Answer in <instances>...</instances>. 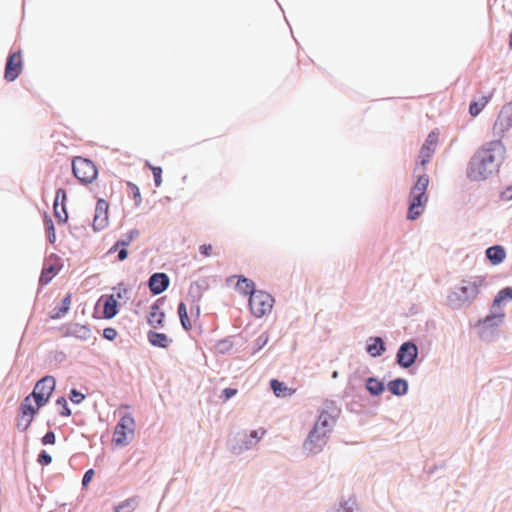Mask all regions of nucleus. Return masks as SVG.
<instances>
[{"label": "nucleus", "instance_id": "nucleus-1", "mask_svg": "<svg viewBox=\"0 0 512 512\" xmlns=\"http://www.w3.org/2000/svg\"><path fill=\"white\" fill-rule=\"evenodd\" d=\"M503 152L499 141L490 142L482 147L471 159L467 174L474 181L486 179L498 168V157Z\"/></svg>", "mask_w": 512, "mask_h": 512}, {"label": "nucleus", "instance_id": "nucleus-29", "mask_svg": "<svg viewBox=\"0 0 512 512\" xmlns=\"http://www.w3.org/2000/svg\"><path fill=\"white\" fill-rule=\"evenodd\" d=\"M254 282L245 278V277H240L237 281V284H236V288L238 289V291L242 294H245V295H250L251 296V293L252 292H256L257 290L254 289Z\"/></svg>", "mask_w": 512, "mask_h": 512}, {"label": "nucleus", "instance_id": "nucleus-12", "mask_svg": "<svg viewBox=\"0 0 512 512\" xmlns=\"http://www.w3.org/2000/svg\"><path fill=\"white\" fill-rule=\"evenodd\" d=\"M23 60L21 52H14L9 55L5 67L4 78L8 82L14 81L22 72Z\"/></svg>", "mask_w": 512, "mask_h": 512}, {"label": "nucleus", "instance_id": "nucleus-2", "mask_svg": "<svg viewBox=\"0 0 512 512\" xmlns=\"http://www.w3.org/2000/svg\"><path fill=\"white\" fill-rule=\"evenodd\" d=\"M484 284L485 277L479 275L470 276L461 280L460 284L448 295V304L452 308L457 309L472 303L477 298L480 288Z\"/></svg>", "mask_w": 512, "mask_h": 512}, {"label": "nucleus", "instance_id": "nucleus-10", "mask_svg": "<svg viewBox=\"0 0 512 512\" xmlns=\"http://www.w3.org/2000/svg\"><path fill=\"white\" fill-rule=\"evenodd\" d=\"M328 436L325 432L313 428L304 443V449L311 454L319 453L326 445Z\"/></svg>", "mask_w": 512, "mask_h": 512}, {"label": "nucleus", "instance_id": "nucleus-46", "mask_svg": "<svg viewBox=\"0 0 512 512\" xmlns=\"http://www.w3.org/2000/svg\"><path fill=\"white\" fill-rule=\"evenodd\" d=\"M94 476V471L93 469H89L85 472L84 476H83V479H82V484L83 486H86L88 485V483L92 480Z\"/></svg>", "mask_w": 512, "mask_h": 512}, {"label": "nucleus", "instance_id": "nucleus-41", "mask_svg": "<svg viewBox=\"0 0 512 512\" xmlns=\"http://www.w3.org/2000/svg\"><path fill=\"white\" fill-rule=\"evenodd\" d=\"M103 337L109 341L114 340L117 337V331L116 329L112 327L105 328L103 330Z\"/></svg>", "mask_w": 512, "mask_h": 512}, {"label": "nucleus", "instance_id": "nucleus-21", "mask_svg": "<svg viewBox=\"0 0 512 512\" xmlns=\"http://www.w3.org/2000/svg\"><path fill=\"white\" fill-rule=\"evenodd\" d=\"M147 337L149 343L156 347L167 348L171 343V340L164 333L149 331Z\"/></svg>", "mask_w": 512, "mask_h": 512}, {"label": "nucleus", "instance_id": "nucleus-28", "mask_svg": "<svg viewBox=\"0 0 512 512\" xmlns=\"http://www.w3.org/2000/svg\"><path fill=\"white\" fill-rule=\"evenodd\" d=\"M491 96H482L478 101H473L469 105V113L475 117L481 113L484 107L488 104Z\"/></svg>", "mask_w": 512, "mask_h": 512}, {"label": "nucleus", "instance_id": "nucleus-14", "mask_svg": "<svg viewBox=\"0 0 512 512\" xmlns=\"http://www.w3.org/2000/svg\"><path fill=\"white\" fill-rule=\"evenodd\" d=\"M67 195L66 191L63 188H59L56 191L54 204H53V210H54V216L58 220L59 223H66L68 219V214L66 211V201Z\"/></svg>", "mask_w": 512, "mask_h": 512}, {"label": "nucleus", "instance_id": "nucleus-19", "mask_svg": "<svg viewBox=\"0 0 512 512\" xmlns=\"http://www.w3.org/2000/svg\"><path fill=\"white\" fill-rule=\"evenodd\" d=\"M67 334L79 340H88L91 337V330L86 325L74 323L69 325Z\"/></svg>", "mask_w": 512, "mask_h": 512}, {"label": "nucleus", "instance_id": "nucleus-48", "mask_svg": "<svg viewBox=\"0 0 512 512\" xmlns=\"http://www.w3.org/2000/svg\"><path fill=\"white\" fill-rule=\"evenodd\" d=\"M127 255H128V253L125 248L120 249L118 252V260L119 261L125 260L127 258Z\"/></svg>", "mask_w": 512, "mask_h": 512}, {"label": "nucleus", "instance_id": "nucleus-26", "mask_svg": "<svg viewBox=\"0 0 512 512\" xmlns=\"http://www.w3.org/2000/svg\"><path fill=\"white\" fill-rule=\"evenodd\" d=\"M270 385L274 394L277 397H288L295 392L294 389L287 387L285 383L280 382L276 379L271 380Z\"/></svg>", "mask_w": 512, "mask_h": 512}, {"label": "nucleus", "instance_id": "nucleus-25", "mask_svg": "<svg viewBox=\"0 0 512 512\" xmlns=\"http://www.w3.org/2000/svg\"><path fill=\"white\" fill-rule=\"evenodd\" d=\"M408 389V383L404 379H395L388 383V390L396 396H402L406 394Z\"/></svg>", "mask_w": 512, "mask_h": 512}, {"label": "nucleus", "instance_id": "nucleus-11", "mask_svg": "<svg viewBox=\"0 0 512 512\" xmlns=\"http://www.w3.org/2000/svg\"><path fill=\"white\" fill-rule=\"evenodd\" d=\"M417 356V346L412 342H405L397 352V362L401 367L408 368L414 364Z\"/></svg>", "mask_w": 512, "mask_h": 512}, {"label": "nucleus", "instance_id": "nucleus-5", "mask_svg": "<svg viewBox=\"0 0 512 512\" xmlns=\"http://www.w3.org/2000/svg\"><path fill=\"white\" fill-rule=\"evenodd\" d=\"M42 406H44V404H40V402L34 400L32 396L28 395L25 397L19 407V414L16 419L17 428L21 431H26Z\"/></svg>", "mask_w": 512, "mask_h": 512}, {"label": "nucleus", "instance_id": "nucleus-22", "mask_svg": "<svg viewBox=\"0 0 512 512\" xmlns=\"http://www.w3.org/2000/svg\"><path fill=\"white\" fill-rule=\"evenodd\" d=\"M72 301V295L71 293H68L61 301V305L59 307H56L51 312V319H59L63 317L70 309Z\"/></svg>", "mask_w": 512, "mask_h": 512}, {"label": "nucleus", "instance_id": "nucleus-37", "mask_svg": "<svg viewBox=\"0 0 512 512\" xmlns=\"http://www.w3.org/2000/svg\"><path fill=\"white\" fill-rule=\"evenodd\" d=\"M56 403L61 407L60 414L62 416L68 417L71 415V410L69 409L67 401L64 397H60Z\"/></svg>", "mask_w": 512, "mask_h": 512}, {"label": "nucleus", "instance_id": "nucleus-36", "mask_svg": "<svg viewBox=\"0 0 512 512\" xmlns=\"http://www.w3.org/2000/svg\"><path fill=\"white\" fill-rule=\"evenodd\" d=\"M148 166L153 173L155 186L160 187L162 184V169H161V167L152 166L150 164H148Z\"/></svg>", "mask_w": 512, "mask_h": 512}, {"label": "nucleus", "instance_id": "nucleus-38", "mask_svg": "<svg viewBox=\"0 0 512 512\" xmlns=\"http://www.w3.org/2000/svg\"><path fill=\"white\" fill-rule=\"evenodd\" d=\"M85 398V395L81 392H78L76 389H72L70 392V400L75 403L79 404L81 403Z\"/></svg>", "mask_w": 512, "mask_h": 512}, {"label": "nucleus", "instance_id": "nucleus-27", "mask_svg": "<svg viewBox=\"0 0 512 512\" xmlns=\"http://www.w3.org/2000/svg\"><path fill=\"white\" fill-rule=\"evenodd\" d=\"M432 156H433V154H431V152H428L426 150L420 149L419 154H418V159H417L416 167L414 169V172L417 173V174L419 172H422V171L426 172L425 165L427 163H429V161L431 160Z\"/></svg>", "mask_w": 512, "mask_h": 512}, {"label": "nucleus", "instance_id": "nucleus-30", "mask_svg": "<svg viewBox=\"0 0 512 512\" xmlns=\"http://www.w3.org/2000/svg\"><path fill=\"white\" fill-rule=\"evenodd\" d=\"M366 389L369 391L370 394L377 396L383 392L384 385L378 379L371 377L367 379Z\"/></svg>", "mask_w": 512, "mask_h": 512}, {"label": "nucleus", "instance_id": "nucleus-13", "mask_svg": "<svg viewBox=\"0 0 512 512\" xmlns=\"http://www.w3.org/2000/svg\"><path fill=\"white\" fill-rule=\"evenodd\" d=\"M109 204L103 199H99L96 204L93 218V228L95 231L103 230L108 225Z\"/></svg>", "mask_w": 512, "mask_h": 512}, {"label": "nucleus", "instance_id": "nucleus-16", "mask_svg": "<svg viewBox=\"0 0 512 512\" xmlns=\"http://www.w3.org/2000/svg\"><path fill=\"white\" fill-rule=\"evenodd\" d=\"M164 318L165 313L161 309V306L159 303H154L150 307V311L147 316V321L150 326H152L155 329L162 328L164 326Z\"/></svg>", "mask_w": 512, "mask_h": 512}, {"label": "nucleus", "instance_id": "nucleus-6", "mask_svg": "<svg viewBox=\"0 0 512 512\" xmlns=\"http://www.w3.org/2000/svg\"><path fill=\"white\" fill-rule=\"evenodd\" d=\"M274 305V298L267 292L257 290L252 292L249 297V307L252 314L256 317H262L271 312Z\"/></svg>", "mask_w": 512, "mask_h": 512}, {"label": "nucleus", "instance_id": "nucleus-8", "mask_svg": "<svg viewBox=\"0 0 512 512\" xmlns=\"http://www.w3.org/2000/svg\"><path fill=\"white\" fill-rule=\"evenodd\" d=\"M178 315L182 327L186 331H190L196 320L200 317V306L196 303H192L188 309L186 303L180 302L178 305Z\"/></svg>", "mask_w": 512, "mask_h": 512}, {"label": "nucleus", "instance_id": "nucleus-24", "mask_svg": "<svg viewBox=\"0 0 512 512\" xmlns=\"http://www.w3.org/2000/svg\"><path fill=\"white\" fill-rule=\"evenodd\" d=\"M59 270L60 266L58 264H45L40 276V283L42 285L48 284Z\"/></svg>", "mask_w": 512, "mask_h": 512}, {"label": "nucleus", "instance_id": "nucleus-44", "mask_svg": "<svg viewBox=\"0 0 512 512\" xmlns=\"http://www.w3.org/2000/svg\"><path fill=\"white\" fill-rule=\"evenodd\" d=\"M236 394H237V389H234V388H225L222 391V397H223L224 401L229 400L230 398H232Z\"/></svg>", "mask_w": 512, "mask_h": 512}, {"label": "nucleus", "instance_id": "nucleus-15", "mask_svg": "<svg viewBox=\"0 0 512 512\" xmlns=\"http://www.w3.org/2000/svg\"><path fill=\"white\" fill-rule=\"evenodd\" d=\"M98 304L103 306V317L105 319L113 318L118 312L117 300L114 294L101 296Z\"/></svg>", "mask_w": 512, "mask_h": 512}, {"label": "nucleus", "instance_id": "nucleus-45", "mask_svg": "<svg viewBox=\"0 0 512 512\" xmlns=\"http://www.w3.org/2000/svg\"><path fill=\"white\" fill-rule=\"evenodd\" d=\"M42 443L44 445L54 444L55 443V434L52 431L47 432L42 438Z\"/></svg>", "mask_w": 512, "mask_h": 512}, {"label": "nucleus", "instance_id": "nucleus-39", "mask_svg": "<svg viewBox=\"0 0 512 512\" xmlns=\"http://www.w3.org/2000/svg\"><path fill=\"white\" fill-rule=\"evenodd\" d=\"M114 291H115L114 295H115L116 300L123 299V298H125V299L128 298V296H127L128 295V289L127 288L119 285L118 287L114 288Z\"/></svg>", "mask_w": 512, "mask_h": 512}, {"label": "nucleus", "instance_id": "nucleus-47", "mask_svg": "<svg viewBox=\"0 0 512 512\" xmlns=\"http://www.w3.org/2000/svg\"><path fill=\"white\" fill-rule=\"evenodd\" d=\"M265 434V430H254L251 432V438H254L256 441L261 439V437Z\"/></svg>", "mask_w": 512, "mask_h": 512}, {"label": "nucleus", "instance_id": "nucleus-34", "mask_svg": "<svg viewBox=\"0 0 512 512\" xmlns=\"http://www.w3.org/2000/svg\"><path fill=\"white\" fill-rule=\"evenodd\" d=\"M44 225H45V230L47 233L48 240L51 244H53L56 241L55 228H54L52 219L50 217H48L47 215L44 218Z\"/></svg>", "mask_w": 512, "mask_h": 512}, {"label": "nucleus", "instance_id": "nucleus-9", "mask_svg": "<svg viewBox=\"0 0 512 512\" xmlns=\"http://www.w3.org/2000/svg\"><path fill=\"white\" fill-rule=\"evenodd\" d=\"M55 385L56 382L54 377L46 376L36 383L30 396H32L34 400H38L40 404L45 405L55 389Z\"/></svg>", "mask_w": 512, "mask_h": 512}, {"label": "nucleus", "instance_id": "nucleus-33", "mask_svg": "<svg viewBox=\"0 0 512 512\" xmlns=\"http://www.w3.org/2000/svg\"><path fill=\"white\" fill-rule=\"evenodd\" d=\"M506 300H512V288L510 287L504 288L498 292L493 301V305L499 306L502 302Z\"/></svg>", "mask_w": 512, "mask_h": 512}, {"label": "nucleus", "instance_id": "nucleus-18", "mask_svg": "<svg viewBox=\"0 0 512 512\" xmlns=\"http://www.w3.org/2000/svg\"><path fill=\"white\" fill-rule=\"evenodd\" d=\"M335 424V419L332 415H330L326 411H322L320 415L318 416V419L314 425V428H317L326 434H330L332 431V428Z\"/></svg>", "mask_w": 512, "mask_h": 512}, {"label": "nucleus", "instance_id": "nucleus-4", "mask_svg": "<svg viewBox=\"0 0 512 512\" xmlns=\"http://www.w3.org/2000/svg\"><path fill=\"white\" fill-rule=\"evenodd\" d=\"M136 423L130 413H125L117 423L114 432L112 442L116 446L128 445L135 434Z\"/></svg>", "mask_w": 512, "mask_h": 512}, {"label": "nucleus", "instance_id": "nucleus-42", "mask_svg": "<svg viewBox=\"0 0 512 512\" xmlns=\"http://www.w3.org/2000/svg\"><path fill=\"white\" fill-rule=\"evenodd\" d=\"M199 251L203 257H210L212 255L213 247L211 244H203L199 247Z\"/></svg>", "mask_w": 512, "mask_h": 512}, {"label": "nucleus", "instance_id": "nucleus-23", "mask_svg": "<svg viewBox=\"0 0 512 512\" xmlns=\"http://www.w3.org/2000/svg\"><path fill=\"white\" fill-rule=\"evenodd\" d=\"M385 350L384 342L380 337L370 338L366 351L372 356L377 357Z\"/></svg>", "mask_w": 512, "mask_h": 512}, {"label": "nucleus", "instance_id": "nucleus-43", "mask_svg": "<svg viewBox=\"0 0 512 512\" xmlns=\"http://www.w3.org/2000/svg\"><path fill=\"white\" fill-rule=\"evenodd\" d=\"M127 185L130 188L131 192L133 193L136 203L138 204L141 201V195H140L139 188L131 182H128Z\"/></svg>", "mask_w": 512, "mask_h": 512}, {"label": "nucleus", "instance_id": "nucleus-35", "mask_svg": "<svg viewBox=\"0 0 512 512\" xmlns=\"http://www.w3.org/2000/svg\"><path fill=\"white\" fill-rule=\"evenodd\" d=\"M134 235H138V232L137 231H132L130 233V235L127 236L126 239H122V240L117 241L114 244V246L110 248L109 253L115 252L119 247L125 248L126 246H128L130 244V242L132 241Z\"/></svg>", "mask_w": 512, "mask_h": 512}, {"label": "nucleus", "instance_id": "nucleus-20", "mask_svg": "<svg viewBox=\"0 0 512 512\" xmlns=\"http://www.w3.org/2000/svg\"><path fill=\"white\" fill-rule=\"evenodd\" d=\"M486 256L493 265H498L504 261L506 252L502 246L495 245L486 250Z\"/></svg>", "mask_w": 512, "mask_h": 512}, {"label": "nucleus", "instance_id": "nucleus-7", "mask_svg": "<svg viewBox=\"0 0 512 512\" xmlns=\"http://www.w3.org/2000/svg\"><path fill=\"white\" fill-rule=\"evenodd\" d=\"M72 169L75 177L83 183H91L97 177L95 164L86 158L76 157L72 162Z\"/></svg>", "mask_w": 512, "mask_h": 512}, {"label": "nucleus", "instance_id": "nucleus-32", "mask_svg": "<svg viewBox=\"0 0 512 512\" xmlns=\"http://www.w3.org/2000/svg\"><path fill=\"white\" fill-rule=\"evenodd\" d=\"M437 143H438V136H437V134L435 132H431L427 136V138H426L424 144L422 145L421 149L426 150L428 152H431V154H434L436 146H437Z\"/></svg>", "mask_w": 512, "mask_h": 512}, {"label": "nucleus", "instance_id": "nucleus-17", "mask_svg": "<svg viewBox=\"0 0 512 512\" xmlns=\"http://www.w3.org/2000/svg\"><path fill=\"white\" fill-rule=\"evenodd\" d=\"M169 285V278L165 273H155L149 279L150 290L154 294L164 292Z\"/></svg>", "mask_w": 512, "mask_h": 512}, {"label": "nucleus", "instance_id": "nucleus-3", "mask_svg": "<svg viewBox=\"0 0 512 512\" xmlns=\"http://www.w3.org/2000/svg\"><path fill=\"white\" fill-rule=\"evenodd\" d=\"M416 181L410 190L409 207L407 218L409 220L417 219L424 211L428 202L427 188L429 185V176L425 171L416 173Z\"/></svg>", "mask_w": 512, "mask_h": 512}, {"label": "nucleus", "instance_id": "nucleus-31", "mask_svg": "<svg viewBox=\"0 0 512 512\" xmlns=\"http://www.w3.org/2000/svg\"><path fill=\"white\" fill-rule=\"evenodd\" d=\"M137 506L136 498H129L119 503L115 508V512H133Z\"/></svg>", "mask_w": 512, "mask_h": 512}, {"label": "nucleus", "instance_id": "nucleus-40", "mask_svg": "<svg viewBox=\"0 0 512 512\" xmlns=\"http://www.w3.org/2000/svg\"><path fill=\"white\" fill-rule=\"evenodd\" d=\"M38 462L43 466L49 465L52 462V457L46 451H42L38 456Z\"/></svg>", "mask_w": 512, "mask_h": 512}, {"label": "nucleus", "instance_id": "nucleus-50", "mask_svg": "<svg viewBox=\"0 0 512 512\" xmlns=\"http://www.w3.org/2000/svg\"><path fill=\"white\" fill-rule=\"evenodd\" d=\"M344 512H352V511L347 509V510H345Z\"/></svg>", "mask_w": 512, "mask_h": 512}, {"label": "nucleus", "instance_id": "nucleus-49", "mask_svg": "<svg viewBox=\"0 0 512 512\" xmlns=\"http://www.w3.org/2000/svg\"><path fill=\"white\" fill-rule=\"evenodd\" d=\"M332 376H333V378H337L338 373L335 371Z\"/></svg>", "mask_w": 512, "mask_h": 512}]
</instances>
